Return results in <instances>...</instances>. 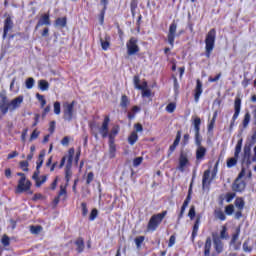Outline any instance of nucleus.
<instances>
[{
  "label": "nucleus",
  "mask_w": 256,
  "mask_h": 256,
  "mask_svg": "<svg viewBox=\"0 0 256 256\" xmlns=\"http://www.w3.org/2000/svg\"><path fill=\"white\" fill-rule=\"evenodd\" d=\"M192 125L194 127V141L196 145V161H203L205 155H207V148H205L203 143V136H201V118H194Z\"/></svg>",
  "instance_id": "1"
},
{
  "label": "nucleus",
  "mask_w": 256,
  "mask_h": 256,
  "mask_svg": "<svg viewBox=\"0 0 256 256\" xmlns=\"http://www.w3.org/2000/svg\"><path fill=\"white\" fill-rule=\"evenodd\" d=\"M217 39V30L215 28H212L209 30V32L206 34L205 38V57L207 59L211 58V54L213 53V50L215 49V40Z\"/></svg>",
  "instance_id": "2"
},
{
  "label": "nucleus",
  "mask_w": 256,
  "mask_h": 256,
  "mask_svg": "<svg viewBox=\"0 0 256 256\" xmlns=\"http://www.w3.org/2000/svg\"><path fill=\"white\" fill-rule=\"evenodd\" d=\"M17 176L20 177V179L18 180L15 193L21 194L28 192L29 195H33V191H31V180H27V176L22 172H18Z\"/></svg>",
  "instance_id": "3"
},
{
  "label": "nucleus",
  "mask_w": 256,
  "mask_h": 256,
  "mask_svg": "<svg viewBox=\"0 0 256 256\" xmlns=\"http://www.w3.org/2000/svg\"><path fill=\"white\" fill-rule=\"evenodd\" d=\"M119 131H121V127L119 125H115L110 130L109 135V159H115V155L117 153V146L115 145V137L119 135Z\"/></svg>",
  "instance_id": "4"
},
{
  "label": "nucleus",
  "mask_w": 256,
  "mask_h": 256,
  "mask_svg": "<svg viewBox=\"0 0 256 256\" xmlns=\"http://www.w3.org/2000/svg\"><path fill=\"white\" fill-rule=\"evenodd\" d=\"M165 217H167V210L152 215L147 224V231H157V229H159V225L163 223V219H165Z\"/></svg>",
  "instance_id": "5"
},
{
  "label": "nucleus",
  "mask_w": 256,
  "mask_h": 256,
  "mask_svg": "<svg viewBox=\"0 0 256 256\" xmlns=\"http://www.w3.org/2000/svg\"><path fill=\"white\" fill-rule=\"evenodd\" d=\"M23 95H20L16 98H14L13 100H11L10 102L7 103V105H1L0 109H1V113L2 115H7V113H13V111H16V109H19V107H21V104L23 103Z\"/></svg>",
  "instance_id": "6"
},
{
  "label": "nucleus",
  "mask_w": 256,
  "mask_h": 256,
  "mask_svg": "<svg viewBox=\"0 0 256 256\" xmlns=\"http://www.w3.org/2000/svg\"><path fill=\"white\" fill-rule=\"evenodd\" d=\"M75 103V100H73L71 103L66 102L63 104V119L68 123L75 119Z\"/></svg>",
  "instance_id": "7"
},
{
  "label": "nucleus",
  "mask_w": 256,
  "mask_h": 256,
  "mask_svg": "<svg viewBox=\"0 0 256 256\" xmlns=\"http://www.w3.org/2000/svg\"><path fill=\"white\" fill-rule=\"evenodd\" d=\"M183 33H185V31L180 30L177 34V23L175 21L170 24L167 35V42L172 47V49L175 47V37H179V35H183Z\"/></svg>",
  "instance_id": "8"
},
{
  "label": "nucleus",
  "mask_w": 256,
  "mask_h": 256,
  "mask_svg": "<svg viewBox=\"0 0 256 256\" xmlns=\"http://www.w3.org/2000/svg\"><path fill=\"white\" fill-rule=\"evenodd\" d=\"M139 40L136 37H131L127 43H126V48H127V55H137L139 53L140 48H139Z\"/></svg>",
  "instance_id": "9"
},
{
  "label": "nucleus",
  "mask_w": 256,
  "mask_h": 256,
  "mask_svg": "<svg viewBox=\"0 0 256 256\" xmlns=\"http://www.w3.org/2000/svg\"><path fill=\"white\" fill-rule=\"evenodd\" d=\"M192 187H193V182L190 184V188L188 190V195L186 197V199L184 200L180 212L178 214V218H177V225H181V219L183 218V216L185 215V209H187V207H189V203H191V191H192Z\"/></svg>",
  "instance_id": "10"
},
{
  "label": "nucleus",
  "mask_w": 256,
  "mask_h": 256,
  "mask_svg": "<svg viewBox=\"0 0 256 256\" xmlns=\"http://www.w3.org/2000/svg\"><path fill=\"white\" fill-rule=\"evenodd\" d=\"M133 81L135 89L142 91V97H151V91L147 89V82H143L141 85V79L137 75L134 76Z\"/></svg>",
  "instance_id": "11"
},
{
  "label": "nucleus",
  "mask_w": 256,
  "mask_h": 256,
  "mask_svg": "<svg viewBox=\"0 0 256 256\" xmlns=\"http://www.w3.org/2000/svg\"><path fill=\"white\" fill-rule=\"evenodd\" d=\"M109 123H111V118L109 117V115L104 116L102 125L99 128V133L102 139H107V137L109 139V135H111V132L109 133Z\"/></svg>",
  "instance_id": "12"
},
{
  "label": "nucleus",
  "mask_w": 256,
  "mask_h": 256,
  "mask_svg": "<svg viewBox=\"0 0 256 256\" xmlns=\"http://www.w3.org/2000/svg\"><path fill=\"white\" fill-rule=\"evenodd\" d=\"M185 167H189V155L185 151H181L178 158V171H185Z\"/></svg>",
  "instance_id": "13"
},
{
  "label": "nucleus",
  "mask_w": 256,
  "mask_h": 256,
  "mask_svg": "<svg viewBox=\"0 0 256 256\" xmlns=\"http://www.w3.org/2000/svg\"><path fill=\"white\" fill-rule=\"evenodd\" d=\"M240 113H241V98L236 97L234 100V114L232 116V122L230 124V128H232L233 125H235V121H237V119H239Z\"/></svg>",
  "instance_id": "14"
},
{
  "label": "nucleus",
  "mask_w": 256,
  "mask_h": 256,
  "mask_svg": "<svg viewBox=\"0 0 256 256\" xmlns=\"http://www.w3.org/2000/svg\"><path fill=\"white\" fill-rule=\"evenodd\" d=\"M66 201L67 200V186L60 185V190L58 192V195L53 200V205L57 207L59 205V201Z\"/></svg>",
  "instance_id": "15"
},
{
  "label": "nucleus",
  "mask_w": 256,
  "mask_h": 256,
  "mask_svg": "<svg viewBox=\"0 0 256 256\" xmlns=\"http://www.w3.org/2000/svg\"><path fill=\"white\" fill-rule=\"evenodd\" d=\"M209 177H211V170L207 169L204 171V174L202 176V189L209 187V185L213 183V179H215V173L212 174V177L210 179Z\"/></svg>",
  "instance_id": "16"
},
{
  "label": "nucleus",
  "mask_w": 256,
  "mask_h": 256,
  "mask_svg": "<svg viewBox=\"0 0 256 256\" xmlns=\"http://www.w3.org/2000/svg\"><path fill=\"white\" fill-rule=\"evenodd\" d=\"M73 155H75V148H70L68 150V156L62 157L58 167L60 169H63V167H65L66 161L68 165H73Z\"/></svg>",
  "instance_id": "17"
},
{
  "label": "nucleus",
  "mask_w": 256,
  "mask_h": 256,
  "mask_svg": "<svg viewBox=\"0 0 256 256\" xmlns=\"http://www.w3.org/2000/svg\"><path fill=\"white\" fill-rule=\"evenodd\" d=\"M43 25H46L47 27H49L51 25V16L48 13L42 14L35 26V31H37V29H39V27H43Z\"/></svg>",
  "instance_id": "18"
},
{
  "label": "nucleus",
  "mask_w": 256,
  "mask_h": 256,
  "mask_svg": "<svg viewBox=\"0 0 256 256\" xmlns=\"http://www.w3.org/2000/svg\"><path fill=\"white\" fill-rule=\"evenodd\" d=\"M212 240H213L215 252L217 253V255H221L224 249L223 241L221 240V238H219V236L215 234L212 235Z\"/></svg>",
  "instance_id": "19"
},
{
  "label": "nucleus",
  "mask_w": 256,
  "mask_h": 256,
  "mask_svg": "<svg viewBox=\"0 0 256 256\" xmlns=\"http://www.w3.org/2000/svg\"><path fill=\"white\" fill-rule=\"evenodd\" d=\"M246 187L247 183H245V181L236 178L232 184V191H234L235 193H243Z\"/></svg>",
  "instance_id": "20"
},
{
  "label": "nucleus",
  "mask_w": 256,
  "mask_h": 256,
  "mask_svg": "<svg viewBox=\"0 0 256 256\" xmlns=\"http://www.w3.org/2000/svg\"><path fill=\"white\" fill-rule=\"evenodd\" d=\"M203 95V82L200 79L196 80V87L194 89V101L195 103H199V99Z\"/></svg>",
  "instance_id": "21"
},
{
  "label": "nucleus",
  "mask_w": 256,
  "mask_h": 256,
  "mask_svg": "<svg viewBox=\"0 0 256 256\" xmlns=\"http://www.w3.org/2000/svg\"><path fill=\"white\" fill-rule=\"evenodd\" d=\"M179 143H181V130L177 131L175 140L168 149V157H171L173 153H175V149H177V147L179 146Z\"/></svg>",
  "instance_id": "22"
},
{
  "label": "nucleus",
  "mask_w": 256,
  "mask_h": 256,
  "mask_svg": "<svg viewBox=\"0 0 256 256\" xmlns=\"http://www.w3.org/2000/svg\"><path fill=\"white\" fill-rule=\"evenodd\" d=\"M201 225V215H198L196 217V220L194 222L193 228H192V235H191V240L195 241V237H197L199 233V226Z\"/></svg>",
  "instance_id": "23"
},
{
  "label": "nucleus",
  "mask_w": 256,
  "mask_h": 256,
  "mask_svg": "<svg viewBox=\"0 0 256 256\" xmlns=\"http://www.w3.org/2000/svg\"><path fill=\"white\" fill-rule=\"evenodd\" d=\"M13 28V20L11 19V16H8L4 21V29H3V39L7 37V33L11 31Z\"/></svg>",
  "instance_id": "24"
},
{
  "label": "nucleus",
  "mask_w": 256,
  "mask_h": 256,
  "mask_svg": "<svg viewBox=\"0 0 256 256\" xmlns=\"http://www.w3.org/2000/svg\"><path fill=\"white\" fill-rule=\"evenodd\" d=\"M71 167H73V164H66V167H65L66 185H64V187L66 188L69 185V182L71 181V177H73V171L71 170Z\"/></svg>",
  "instance_id": "25"
},
{
  "label": "nucleus",
  "mask_w": 256,
  "mask_h": 256,
  "mask_svg": "<svg viewBox=\"0 0 256 256\" xmlns=\"http://www.w3.org/2000/svg\"><path fill=\"white\" fill-rule=\"evenodd\" d=\"M77 253H83L85 251V240L82 237H79L75 242Z\"/></svg>",
  "instance_id": "26"
},
{
  "label": "nucleus",
  "mask_w": 256,
  "mask_h": 256,
  "mask_svg": "<svg viewBox=\"0 0 256 256\" xmlns=\"http://www.w3.org/2000/svg\"><path fill=\"white\" fill-rule=\"evenodd\" d=\"M212 245H213V242L211 240V237H207L204 244V256H211Z\"/></svg>",
  "instance_id": "27"
},
{
  "label": "nucleus",
  "mask_w": 256,
  "mask_h": 256,
  "mask_svg": "<svg viewBox=\"0 0 256 256\" xmlns=\"http://www.w3.org/2000/svg\"><path fill=\"white\" fill-rule=\"evenodd\" d=\"M101 47L103 51H107L111 47V36L106 35L103 39H100Z\"/></svg>",
  "instance_id": "28"
},
{
  "label": "nucleus",
  "mask_w": 256,
  "mask_h": 256,
  "mask_svg": "<svg viewBox=\"0 0 256 256\" xmlns=\"http://www.w3.org/2000/svg\"><path fill=\"white\" fill-rule=\"evenodd\" d=\"M89 129L91 131V135L95 137V139H99V132H97V129H99V126L96 122H90L89 123Z\"/></svg>",
  "instance_id": "29"
},
{
  "label": "nucleus",
  "mask_w": 256,
  "mask_h": 256,
  "mask_svg": "<svg viewBox=\"0 0 256 256\" xmlns=\"http://www.w3.org/2000/svg\"><path fill=\"white\" fill-rule=\"evenodd\" d=\"M45 161V150H42L38 156V160L36 162V169L37 171L40 170L41 167H43V163Z\"/></svg>",
  "instance_id": "30"
},
{
  "label": "nucleus",
  "mask_w": 256,
  "mask_h": 256,
  "mask_svg": "<svg viewBox=\"0 0 256 256\" xmlns=\"http://www.w3.org/2000/svg\"><path fill=\"white\" fill-rule=\"evenodd\" d=\"M54 25L61 27V29L67 27V17H59L55 20Z\"/></svg>",
  "instance_id": "31"
},
{
  "label": "nucleus",
  "mask_w": 256,
  "mask_h": 256,
  "mask_svg": "<svg viewBox=\"0 0 256 256\" xmlns=\"http://www.w3.org/2000/svg\"><path fill=\"white\" fill-rule=\"evenodd\" d=\"M234 205L237 207V209H239V211H243V209H245V200L243 197H237Z\"/></svg>",
  "instance_id": "32"
},
{
  "label": "nucleus",
  "mask_w": 256,
  "mask_h": 256,
  "mask_svg": "<svg viewBox=\"0 0 256 256\" xmlns=\"http://www.w3.org/2000/svg\"><path fill=\"white\" fill-rule=\"evenodd\" d=\"M29 229H30V233L32 235H39V233H41V231H43V226H41V225H31L29 227Z\"/></svg>",
  "instance_id": "33"
},
{
  "label": "nucleus",
  "mask_w": 256,
  "mask_h": 256,
  "mask_svg": "<svg viewBox=\"0 0 256 256\" xmlns=\"http://www.w3.org/2000/svg\"><path fill=\"white\" fill-rule=\"evenodd\" d=\"M137 141H139V135L137 132L133 131L128 137V143L129 145H134Z\"/></svg>",
  "instance_id": "34"
},
{
  "label": "nucleus",
  "mask_w": 256,
  "mask_h": 256,
  "mask_svg": "<svg viewBox=\"0 0 256 256\" xmlns=\"http://www.w3.org/2000/svg\"><path fill=\"white\" fill-rule=\"evenodd\" d=\"M242 148H243V138L239 139L236 144L235 151H234V157H239V155L241 154Z\"/></svg>",
  "instance_id": "35"
},
{
  "label": "nucleus",
  "mask_w": 256,
  "mask_h": 256,
  "mask_svg": "<svg viewBox=\"0 0 256 256\" xmlns=\"http://www.w3.org/2000/svg\"><path fill=\"white\" fill-rule=\"evenodd\" d=\"M239 235H241V227L238 226L235 230V233L232 235L230 244L231 245H235V243H237V239H239Z\"/></svg>",
  "instance_id": "36"
},
{
  "label": "nucleus",
  "mask_w": 256,
  "mask_h": 256,
  "mask_svg": "<svg viewBox=\"0 0 256 256\" xmlns=\"http://www.w3.org/2000/svg\"><path fill=\"white\" fill-rule=\"evenodd\" d=\"M51 163H53V156H50L46 162V167H50V172L53 173V171H55L57 165H59V162H54L52 165Z\"/></svg>",
  "instance_id": "37"
},
{
  "label": "nucleus",
  "mask_w": 256,
  "mask_h": 256,
  "mask_svg": "<svg viewBox=\"0 0 256 256\" xmlns=\"http://www.w3.org/2000/svg\"><path fill=\"white\" fill-rule=\"evenodd\" d=\"M130 103L131 102L129 101V97H127V95L121 96L120 107H122V109H127V107H129Z\"/></svg>",
  "instance_id": "38"
},
{
  "label": "nucleus",
  "mask_w": 256,
  "mask_h": 256,
  "mask_svg": "<svg viewBox=\"0 0 256 256\" xmlns=\"http://www.w3.org/2000/svg\"><path fill=\"white\" fill-rule=\"evenodd\" d=\"M38 88L40 91H48L49 90V82L47 80H39Z\"/></svg>",
  "instance_id": "39"
},
{
  "label": "nucleus",
  "mask_w": 256,
  "mask_h": 256,
  "mask_svg": "<svg viewBox=\"0 0 256 256\" xmlns=\"http://www.w3.org/2000/svg\"><path fill=\"white\" fill-rule=\"evenodd\" d=\"M138 5H139V1L131 0L130 11H131L132 17H135Z\"/></svg>",
  "instance_id": "40"
},
{
  "label": "nucleus",
  "mask_w": 256,
  "mask_h": 256,
  "mask_svg": "<svg viewBox=\"0 0 256 256\" xmlns=\"http://www.w3.org/2000/svg\"><path fill=\"white\" fill-rule=\"evenodd\" d=\"M217 115H218V113H217V111H215L213 113V117H212L211 121L208 124V131L209 132H211V131H213V129H215V122L217 121Z\"/></svg>",
  "instance_id": "41"
},
{
  "label": "nucleus",
  "mask_w": 256,
  "mask_h": 256,
  "mask_svg": "<svg viewBox=\"0 0 256 256\" xmlns=\"http://www.w3.org/2000/svg\"><path fill=\"white\" fill-rule=\"evenodd\" d=\"M249 123H251V113L246 112L242 121L243 128L247 129V127H249Z\"/></svg>",
  "instance_id": "42"
},
{
  "label": "nucleus",
  "mask_w": 256,
  "mask_h": 256,
  "mask_svg": "<svg viewBox=\"0 0 256 256\" xmlns=\"http://www.w3.org/2000/svg\"><path fill=\"white\" fill-rule=\"evenodd\" d=\"M237 161H239V157H232V158H228L226 165L228 167V169H231V167H235V165H237Z\"/></svg>",
  "instance_id": "43"
},
{
  "label": "nucleus",
  "mask_w": 256,
  "mask_h": 256,
  "mask_svg": "<svg viewBox=\"0 0 256 256\" xmlns=\"http://www.w3.org/2000/svg\"><path fill=\"white\" fill-rule=\"evenodd\" d=\"M134 243H135L137 249H141L143 243H145V236H137L134 239Z\"/></svg>",
  "instance_id": "44"
},
{
  "label": "nucleus",
  "mask_w": 256,
  "mask_h": 256,
  "mask_svg": "<svg viewBox=\"0 0 256 256\" xmlns=\"http://www.w3.org/2000/svg\"><path fill=\"white\" fill-rule=\"evenodd\" d=\"M214 215H215V218L219 219L220 221H225L227 219L225 212H223L222 210H215Z\"/></svg>",
  "instance_id": "45"
},
{
  "label": "nucleus",
  "mask_w": 256,
  "mask_h": 256,
  "mask_svg": "<svg viewBox=\"0 0 256 256\" xmlns=\"http://www.w3.org/2000/svg\"><path fill=\"white\" fill-rule=\"evenodd\" d=\"M220 241H222V239H229V232H227V226H222V229L220 231V236H218Z\"/></svg>",
  "instance_id": "46"
},
{
  "label": "nucleus",
  "mask_w": 256,
  "mask_h": 256,
  "mask_svg": "<svg viewBox=\"0 0 256 256\" xmlns=\"http://www.w3.org/2000/svg\"><path fill=\"white\" fill-rule=\"evenodd\" d=\"M175 109H177V104L175 102H170L166 106L167 113H175Z\"/></svg>",
  "instance_id": "47"
},
{
  "label": "nucleus",
  "mask_w": 256,
  "mask_h": 256,
  "mask_svg": "<svg viewBox=\"0 0 256 256\" xmlns=\"http://www.w3.org/2000/svg\"><path fill=\"white\" fill-rule=\"evenodd\" d=\"M25 85L26 89H33L35 86V79L33 77L26 79Z\"/></svg>",
  "instance_id": "48"
},
{
  "label": "nucleus",
  "mask_w": 256,
  "mask_h": 256,
  "mask_svg": "<svg viewBox=\"0 0 256 256\" xmlns=\"http://www.w3.org/2000/svg\"><path fill=\"white\" fill-rule=\"evenodd\" d=\"M47 182V175H42L40 176L39 179L36 180L35 185L36 187H41V185H43V183Z\"/></svg>",
  "instance_id": "49"
},
{
  "label": "nucleus",
  "mask_w": 256,
  "mask_h": 256,
  "mask_svg": "<svg viewBox=\"0 0 256 256\" xmlns=\"http://www.w3.org/2000/svg\"><path fill=\"white\" fill-rule=\"evenodd\" d=\"M0 99H1L2 105H7V103H9L7 98V92L5 90H2L0 92Z\"/></svg>",
  "instance_id": "50"
},
{
  "label": "nucleus",
  "mask_w": 256,
  "mask_h": 256,
  "mask_svg": "<svg viewBox=\"0 0 256 256\" xmlns=\"http://www.w3.org/2000/svg\"><path fill=\"white\" fill-rule=\"evenodd\" d=\"M1 243L4 247H9V245H11V240H10L9 236L3 235L2 239H1Z\"/></svg>",
  "instance_id": "51"
},
{
  "label": "nucleus",
  "mask_w": 256,
  "mask_h": 256,
  "mask_svg": "<svg viewBox=\"0 0 256 256\" xmlns=\"http://www.w3.org/2000/svg\"><path fill=\"white\" fill-rule=\"evenodd\" d=\"M36 98L38 99V101H40V105L42 108L45 107V105H47V100H45V96L37 93Z\"/></svg>",
  "instance_id": "52"
},
{
  "label": "nucleus",
  "mask_w": 256,
  "mask_h": 256,
  "mask_svg": "<svg viewBox=\"0 0 256 256\" xmlns=\"http://www.w3.org/2000/svg\"><path fill=\"white\" fill-rule=\"evenodd\" d=\"M225 213L226 215H233V213H235V206H233V204H229L228 206H226Z\"/></svg>",
  "instance_id": "53"
},
{
  "label": "nucleus",
  "mask_w": 256,
  "mask_h": 256,
  "mask_svg": "<svg viewBox=\"0 0 256 256\" xmlns=\"http://www.w3.org/2000/svg\"><path fill=\"white\" fill-rule=\"evenodd\" d=\"M97 215H99V210L96 208L92 209L89 216V221H95V219H97Z\"/></svg>",
  "instance_id": "54"
},
{
  "label": "nucleus",
  "mask_w": 256,
  "mask_h": 256,
  "mask_svg": "<svg viewBox=\"0 0 256 256\" xmlns=\"http://www.w3.org/2000/svg\"><path fill=\"white\" fill-rule=\"evenodd\" d=\"M54 113L55 115H61V102H54Z\"/></svg>",
  "instance_id": "55"
},
{
  "label": "nucleus",
  "mask_w": 256,
  "mask_h": 256,
  "mask_svg": "<svg viewBox=\"0 0 256 256\" xmlns=\"http://www.w3.org/2000/svg\"><path fill=\"white\" fill-rule=\"evenodd\" d=\"M81 209H82V217H87V215L89 214V209L87 208V203L82 202Z\"/></svg>",
  "instance_id": "56"
},
{
  "label": "nucleus",
  "mask_w": 256,
  "mask_h": 256,
  "mask_svg": "<svg viewBox=\"0 0 256 256\" xmlns=\"http://www.w3.org/2000/svg\"><path fill=\"white\" fill-rule=\"evenodd\" d=\"M236 194L233 192H228L225 195V199H226V203H231V201H233V199H235Z\"/></svg>",
  "instance_id": "57"
},
{
  "label": "nucleus",
  "mask_w": 256,
  "mask_h": 256,
  "mask_svg": "<svg viewBox=\"0 0 256 256\" xmlns=\"http://www.w3.org/2000/svg\"><path fill=\"white\" fill-rule=\"evenodd\" d=\"M93 179H95V174L93 172H89L86 177V185H91V183H93Z\"/></svg>",
  "instance_id": "58"
},
{
  "label": "nucleus",
  "mask_w": 256,
  "mask_h": 256,
  "mask_svg": "<svg viewBox=\"0 0 256 256\" xmlns=\"http://www.w3.org/2000/svg\"><path fill=\"white\" fill-rule=\"evenodd\" d=\"M106 12H107V10H101L100 11V14L98 16L100 25H103L105 23V13Z\"/></svg>",
  "instance_id": "59"
},
{
  "label": "nucleus",
  "mask_w": 256,
  "mask_h": 256,
  "mask_svg": "<svg viewBox=\"0 0 256 256\" xmlns=\"http://www.w3.org/2000/svg\"><path fill=\"white\" fill-rule=\"evenodd\" d=\"M177 241V236L175 234L171 235L168 241V247L171 248L173 245H175Z\"/></svg>",
  "instance_id": "60"
},
{
  "label": "nucleus",
  "mask_w": 256,
  "mask_h": 256,
  "mask_svg": "<svg viewBox=\"0 0 256 256\" xmlns=\"http://www.w3.org/2000/svg\"><path fill=\"white\" fill-rule=\"evenodd\" d=\"M20 169H22V171H29V162L28 161H21L20 162Z\"/></svg>",
  "instance_id": "61"
},
{
  "label": "nucleus",
  "mask_w": 256,
  "mask_h": 256,
  "mask_svg": "<svg viewBox=\"0 0 256 256\" xmlns=\"http://www.w3.org/2000/svg\"><path fill=\"white\" fill-rule=\"evenodd\" d=\"M195 215H196L195 206L192 205V206L190 207L189 212H188V217H189L191 220H193V219H195Z\"/></svg>",
  "instance_id": "62"
},
{
  "label": "nucleus",
  "mask_w": 256,
  "mask_h": 256,
  "mask_svg": "<svg viewBox=\"0 0 256 256\" xmlns=\"http://www.w3.org/2000/svg\"><path fill=\"white\" fill-rule=\"evenodd\" d=\"M141 163H143V157L134 158V160H133L134 167H139V165H141Z\"/></svg>",
  "instance_id": "63"
},
{
  "label": "nucleus",
  "mask_w": 256,
  "mask_h": 256,
  "mask_svg": "<svg viewBox=\"0 0 256 256\" xmlns=\"http://www.w3.org/2000/svg\"><path fill=\"white\" fill-rule=\"evenodd\" d=\"M40 135V132L37 130H34L30 135V141H35Z\"/></svg>",
  "instance_id": "64"
}]
</instances>
